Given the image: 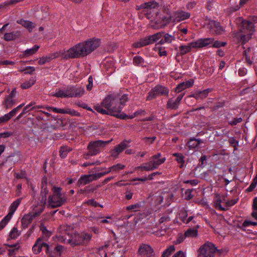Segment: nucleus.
Returning a JSON list of instances; mask_svg holds the SVG:
<instances>
[{
  "mask_svg": "<svg viewBox=\"0 0 257 257\" xmlns=\"http://www.w3.org/2000/svg\"><path fill=\"white\" fill-rule=\"evenodd\" d=\"M100 44V39L91 38L74 45L67 51L60 50L51 54L53 59L59 57L64 59L83 58L96 49Z\"/></svg>",
  "mask_w": 257,
  "mask_h": 257,
  "instance_id": "f257e3e1",
  "label": "nucleus"
},
{
  "mask_svg": "<svg viewBox=\"0 0 257 257\" xmlns=\"http://www.w3.org/2000/svg\"><path fill=\"white\" fill-rule=\"evenodd\" d=\"M127 100L126 94L112 93L107 95L101 104L103 107L109 110L112 116L119 118V116H122V113H119Z\"/></svg>",
  "mask_w": 257,
  "mask_h": 257,
  "instance_id": "f03ea898",
  "label": "nucleus"
},
{
  "mask_svg": "<svg viewBox=\"0 0 257 257\" xmlns=\"http://www.w3.org/2000/svg\"><path fill=\"white\" fill-rule=\"evenodd\" d=\"M214 41L211 38L200 39L190 43L188 45H181L179 47V53L183 56L191 51L192 48H201L211 44Z\"/></svg>",
  "mask_w": 257,
  "mask_h": 257,
  "instance_id": "7ed1b4c3",
  "label": "nucleus"
},
{
  "mask_svg": "<svg viewBox=\"0 0 257 257\" xmlns=\"http://www.w3.org/2000/svg\"><path fill=\"white\" fill-rule=\"evenodd\" d=\"M52 190L53 194L49 196L48 202L50 207L55 208L64 204L66 202L67 198L64 194L61 193V188L53 187Z\"/></svg>",
  "mask_w": 257,
  "mask_h": 257,
  "instance_id": "20e7f679",
  "label": "nucleus"
},
{
  "mask_svg": "<svg viewBox=\"0 0 257 257\" xmlns=\"http://www.w3.org/2000/svg\"><path fill=\"white\" fill-rule=\"evenodd\" d=\"M216 252H218L220 254L221 253V251L217 249L212 243L208 241L199 248L198 257H214Z\"/></svg>",
  "mask_w": 257,
  "mask_h": 257,
  "instance_id": "39448f33",
  "label": "nucleus"
},
{
  "mask_svg": "<svg viewBox=\"0 0 257 257\" xmlns=\"http://www.w3.org/2000/svg\"><path fill=\"white\" fill-rule=\"evenodd\" d=\"M163 34H164V32H159L141 38L138 42L134 43L132 44V46L134 48H138L153 44L160 39L162 37Z\"/></svg>",
  "mask_w": 257,
  "mask_h": 257,
  "instance_id": "423d86ee",
  "label": "nucleus"
},
{
  "mask_svg": "<svg viewBox=\"0 0 257 257\" xmlns=\"http://www.w3.org/2000/svg\"><path fill=\"white\" fill-rule=\"evenodd\" d=\"M156 17L154 20H151L150 26L154 29H159L164 28L169 24L171 20V16L167 13L166 16L159 17L158 12H156Z\"/></svg>",
  "mask_w": 257,
  "mask_h": 257,
  "instance_id": "0eeeda50",
  "label": "nucleus"
},
{
  "mask_svg": "<svg viewBox=\"0 0 257 257\" xmlns=\"http://www.w3.org/2000/svg\"><path fill=\"white\" fill-rule=\"evenodd\" d=\"M91 238L90 234L82 232L80 234H74L68 241L73 245H85L89 242Z\"/></svg>",
  "mask_w": 257,
  "mask_h": 257,
  "instance_id": "6e6552de",
  "label": "nucleus"
},
{
  "mask_svg": "<svg viewBox=\"0 0 257 257\" xmlns=\"http://www.w3.org/2000/svg\"><path fill=\"white\" fill-rule=\"evenodd\" d=\"M112 140V139L107 141L98 140L90 142L87 147L88 151L86 156H94L97 155L100 152V147H103L108 144Z\"/></svg>",
  "mask_w": 257,
  "mask_h": 257,
  "instance_id": "1a4fd4ad",
  "label": "nucleus"
},
{
  "mask_svg": "<svg viewBox=\"0 0 257 257\" xmlns=\"http://www.w3.org/2000/svg\"><path fill=\"white\" fill-rule=\"evenodd\" d=\"M45 252L48 257H59L64 250V246L58 243L48 244L46 243Z\"/></svg>",
  "mask_w": 257,
  "mask_h": 257,
  "instance_id": "9d476101",
  "label": "nucleus"
},
{
  "mask_svg": "<svg viewBox=\"0 0 257 257\" xmlns=\"http://www.w3.org/2000/svg\"><path fill=\"white\" fill-rule=\"evenodd\" d=\"M169 92V90L167 87L161 85H156L149 92L147 100H152L160 95L168 96Z\"/></svg>",
  "mask_w": 257,
  "mask_h": 257,
  "instance_id": "9b49d317",
  "label": "nucleus"
},
{
  "mask_svg": "<svg viewBox=\"0 0 257 257\" xmlns=\"http://www.w3.org/2000/svg\"><path fill=\"white\" fill-rule=\"evenodd\" d=\"M236 23L241 33L253 34L254 32L253 24L250 21L239 17L236 19Z\"/></svg>",
  "mask_w": 257,
  "mask_h": 257,
  "instance_id": "f8f14e48",
  "label": "nucleus"
},
{
  "mask_svg": "<svg viewBox=\"0 0 257 257\" xmlns=\"http://www.w3.org/2000/svg\"><path fill=\"white\" fill-rule=\"evenodd\" d=\"M166 160L165 158L160 159L158 161H151L146 166H140L135 168V170H141L149 171L156 169L159 165L164 163Z\"/></svg>",
  "mask_w": 257,
  "mask_h": 257,
  "instance_id": "ddd939ff",
  "label": "nucleus"
},
{
  "mask_svg": "<svg viewBox=\"0 0 257 257\" xmlns=\"http://www.w3.org/2000/svg\"><path fill=\"white\" fill-rule=\"evenodd\" d=\"M66 91L68 93L69 97H80L84 94L85 92L83 87L74 86H68L66 88Z\"/></svg>",
  "mask_w": 257,
  "mask_h": 257,
  "instance_id": "4468645a",
  "label": "nucleus"
},
{
  "mask_svg": "<svg viewBox=\"0 0 257 257\" xmlns=\"http://www.w3.org/2000/svg\"><path fill=\"white\" fill-rule=\"evenodd\" d=\"M208 25L211 33L214 35H222L224 32V30L221 26L219 22L211 21Z\"/></svg>",
  "mask_w": 257,
  "mask_h": 257,
  "instance_id": "2eb2a0df",
  "label": "nucleus"
},
{
  "mask_svg": "<svg viewBox=\"0 0 257 257\" xmlns=\"http://www.w3.org/2000/svg\"><path fill=\"white\" fill-rule=\"evenodd\" d=\"M138 252L143 257H151L154 254V250L152 247L146 244H143L139 247Z\"/></svg>",
  "mask_w": 257,
  "mask_h": 257,
  "instance_id": "dca6fc26",
  "label": "nucleus"
},
{
  "mask_svg": "<svg viewBox=\"0 0 257 257\" xmlns=\"http://www.w3.org/2000/svg\"><path fill=\"white\" fill-rule=\"evenodd\" d=\"M158 6L159 4L158 3L154 1H152L142 4L140 6V8L138 9V10H140V9H147L146 13L147 17L149 19H150L151 18V17L150 16V15L151 14V9H155L157 7H158Z\"/></svg>",
  "mask_w": 257,
  "mask_h": 257,
  "instance_id": "f3484780",
  "label": "nucleus"
},
{
  "mask_svg": "<svg viewBox=\"0 0 257 257\" xmlns=\"http://www.w3.org/2000/svg\"><path fill=\"white\" fill-rule=\"evenodd\" d=\"M194 80L193 79H190L185 82H183L177 85V86L175 89V91L176 93H179L183 90H184L185 89L192 86Z\"/></svg>",
  "mask_w": 257,
  "mask_h": 257,
  "instance_id": "a211bd4d",
  "label": "nucleus"
},
{
  "mask_svg": "<svg viewBox=\"0 0 257 257\" xmlns=\"http://www.w3.org/2000/svg\"><path fill=\"white\" fill-rule=\"evenodd\" d=\"M45 244L46 243L43 242V238H38L32 248L33 252L35 254L39 253L42 250V247H45Z\"/></svg>",
  "mask_w": 257,
  "mask_h": 257,
  "instance_id": "6ab92c4d",
  "label": "nucleus"
},
{
  "mask_svg": "<svg viewBox=\"0 0 257 257\" xmlns=\"http://www.w3.org/2000/svg\"><path fill=\"white\" fill-rule=\"evenodd\" d=\"M35 217V216H33V214L32 212L25 215L21 220L23 228L27 227L28 225L31 223L33 219Z\"/></svg>",
  "mask_w": 257,
  "mask_h": 257,
  "instance_id": "aec40b11",
  "label": "nucleus"
},
{
  "mask_svg": "<svg viewBox=\"0 0 257 257\" xmlns=\"http://www.w3.org/2000/svg\"><path fill=\"white\" fill-rule=\"evenodd\" d=\"M17 23L28 29L30 32H31L35 27V25H34L33 23L29 21L24 20V19L19 20L17 21Z\"/></svg>",
  "mask_w": 257,
  "mask_h": 257,
  "instance_id": "412c9836",
  "label": "nucleus"
},
{
  "mask_svg": "<svg viewBox=\"0 0 257 257\" xmlns=\"http://www.w3.org/2000/svg\"><path fill=\"white\" fill-rule=\"evenodd\" d=\"M199 225H197L193 228H189L187 230V231L185 232V237H195L197 236L198 235V230L197 229L199 228Z\"/></svg>",
  "mask_w": 257,
  "mask_h": 257,
  "instance_id": "4be33fe9",
  "label": "nucleus"
},
{
  "mask_svg": "<svg viewBox=\"0 0 257 257\" xmlns=\"http://www.w3.org/2000/svg\"><path fill=\"white\" fill-rule=\"evenodd\" d=\"M16 103V101L12 97L7 95L3 102V104L4 105L6 109L11 108L14 104Z\"/></svg>",
  "mask_w": 257,
  "mask_h": 257,
  "instance_id": "5701e85b",
  "label": "nucleus"
},
{
  "mask_svg": "<svg viewBox=\"0 0 257 257\" xmlns=\"http://www.w3.org/2000/svg\"><path fill=\"white\" fill-rule=\"evenodd\" d=\"M180 104L178 103L175 100L172 98H170L167 103L166 108L171 110H176L178 109Z\"/></svg>",
  "mask_w": 257,
  "mask_h": 257,
  "instance_id": "b1692460",
  "label": "nucleus"
},
{
  "mask_svg": "<svg viewBox=\"0 0 257 257\" xmlns=\"http://www.w3.org/2000/svg\"><path fill=\"white\" fill-rule=\"evenodd\" d=\"M92 174L82 176L79 179L78 183L80 184L85 185L91 181H93Z\"/></svg>",
  "mask_w": 257,
  "mask_h": 257,
  "instance_id": "393cba45",
  "label": "nucleus"
},
{
  "mask_svg": "<svg viewBox=\"0 0 257 257\" xmlns=\"http://www.w3.org/2000/svg\"><path fill=\"white\" fill-rule=\"evenodd\" d=\"M41 203L42 204L41 205H40L39 206H36L35 208H34V211L32 212V213L33 214V216H35L36 217L37 216H39L40 214L44 211L45 208V202L41 201Z\"/></svg>",
  "mask_w": 257,
  "mask_h": 257,
  "instance_id": "a878e982",
  "label": "nucleus"
},
{
  "mask_svg": "<svg viewBox=\"0 0 257 257\" xmlns=\"http://www.w3.org/2000/svg\"><path fill=\"white\" fill-rule=\"evenodd\" d=\"M201 141L194 138L190 139L187 143V146L190 149H194L198 147Z\"/></svg>",
  "mask_w": 257,
  "mask_h": 257,
  "instance_id": "bb28decb",
  "label": "nucleus"
},
{
  "mask_svg": "<svg viewBox=\"0 0 257 257\" xmlns=\"http://www.w3.org/2000/svg\"><path fill=\"white\" fill-rule=\"evenodd\" d=\"M42 191L41 193V195L42 196V201L43 202H45L47 199V195L48 193L49 190L46 186V182H45V184L42 181Z\"/></svg>",
  "mask_w": 257,
  "mask_h": 257,
  "instance_id": "cd10ccee",
  "label": "nucleus"
},
{
  "mask_svg": "<svg viewBox=\"0 0 257 257\" xmlns=\"http://www.w3.org/2000/svg\"><path fill=\"white\" fill-rule=\"evenodd\" d=\"M51 95L57 97H69L68 93H67L66 90L65 91L61 89H59L56 93H52Z\"/></svg>",
  "mask_w": 257,
  "mask_h": 257,
  "instance_id": "c85d7f7f",
  "label": "nucleus"
},
{
  "mask_svg": "<svg viewBox=\"0 0 257 257\" xmlns=\"http://www.w3.org/2000/svg\"><path fill=\"white\" fill-rule=\"evenodd\" d=\"M36 82V77H32L28 81H26L23 83L21 87L23 89H27L31 87Z\"/></svg>",
  "mask_w": 257,
  "mask_h": 257,
  "instance_id": "c756f323",
  "label": "nucleus"
},
{
  "mask_svg": "<svg viewBox=\"0 0 257 257\" xmlns=\"http://www.w3.org/2000/svg\"><path fill=\"white\" fill-rule=\"evenodd\" d=\"M222 200L221 199V196L219 194H216L215 196V200L214 201L215 207L217 209H219L220 210H225V208L221 206V203Z\"/></svg>",
  "mask_w": 257,
  "mask_h": 257,
  "instance_id": "7c9ffc66",
  "label": "nucleus"
},
{
  "mask_svg": "<svg viewBox=\"0 0 257 257\" xmlns=\"http://www.w3.org/2000/svg\"><path fill=\"white\" fill-rule=\"evenodd\" d=\"M103 106L101 104V105H96L94 106V108L95 110H96L98 112L102 114H107L111 115V113L110 112L109 110L104 109L102 107Z\"/></svg>",
  "mask_w": 257,
  "mask_h": 257,
  "instance_id": "2f4dec72",
  "label": "nucleus"
},
{
  "mask_svg": "<svg viewBox=\"0 0 257 257\" xmlns=\"http://www.w3.org/2000/svg\"><path fill=\"white\" fill-rule=\"evenodd\" d=\"M190 16V13L185 12H180L178 14L177 18L178 21H183L187 19H188Z\"/></svg>",
  "mask_w": 257,
  "mask_h": 257,
  "instance_id": "473e14b6",
  "label": "nucleus"
},
{
  "mask_svg": "<svg viewBox=\"0 0 257 257\" xmlns=\"http://www.w3.org/2000/svg\"><path fill=\"white\" fill-rule=\"evenodd\" d=\"M39 48V46L35 45L32 48L26 50L24 52V55L26 56L32 55L35 54L38 50Z\"/></svg>",
  "mask_w": 257,
  "mask_h": 257,
  "instance_id": "72a5a7b5",
  "label": "nucleus"
},
{
  "mask_svg": "<svg viewBox=\"0 0 257 257\" xmlns=\"http://www.w3.org/2000/svg\"><path fill=\"white\" fill-rule=\"evenodd\" d=\"M133 63L135 65L143 66L145 61L142 57L136 56L133 58Z\"/></svg>",
  "mask_w": 257,
  "mask_h": 257,
  "instance_id": "f704fd0d",
  "label": "nucleus"
},
{
  "mask_svg": "<svg viewBox=\"0 0 257 257\" xmlns=\"http://www.w3.org/2000/svg\"><path fill=\"white\" fill-rule=\"evenodd\" d=\"M173 156L176 157V160L178 163L181 164L180 167L182 168L185 162L184 156L181 153H174Z\"/></svg>",
  "mask_w": 257,
  "mask_h": 257,
  "instance_id": "c9c22d12",
  "label": "nucleus"
},
{
  "mask_svg": "<svg viewBox=\"0 0 257 257\" xmlns=\"http://www.w3.org/2000/svg\"><path fill=\"white\" fill-rule=\"evenodd\" d=\"M124 168V165H121L120 164H117L109 168L108 171L109 173L111 171L118 172L119 170L123 169Z\"/></svg>",
  "mask_w": 257,
  "mask_h": 257,
  "instance_id": "e433bc0d",
  "label": "nucleus"
},
{
  "mask_svg": "<svg viewBox=\"0 0 257 257\" xmlns=\"http://www.w3.org/2000/svg\"><path fill=\"white\" fill-rule=\"evenodd\" d=\"M175 247L174 245H170L163 252L162 257H169L171 254L175 251Z\"/></svg>",
  "mask_w": 257,
  "mask_h": 257,
  "instance_id": "4c0bfd02",
  "label": "nucleus"
},
{
  "mask_svg": "<svg viewBox=\"0 0 257 257\" xmlns=\"http://www.w3.org/2000/svg\"><path fill=\"white\" fill-rule=\"evenodd\" d=\"M22 199V198H20L17 199L14 202H13V203L11 204V205L10 206V210L15 212L16 210L19 206V204H20Z\"/></svg>",
  "mask_w": 257,
  "mask_h": 257,
  "instance_id": "58836bf2",
  "label": "nucleus"
},
{
  "mask_svg": "<svg viewBox=\"0 0 257 257\" xmlns=\"http://www.w3.org/2000/svg\"><path fill=\"white\" fill-rule=\"evenodd\" d=\"M127 147V145L124 143V142L120 143L119 145L115 147V149L119 154L122 152Z\"/></svg>",
  "mask_w": 257,
  "mask_h": 257,
  "instance_id": "ea45409f",
  "label": "nucleus"
},
{
  "mask_svg": "<svg viewBox=\"0 0 257 257\" xmlns=\"http://www.w3.org/2000/svg\"><path fill=\"white\" fill-rule=\"evenodd\" d=\"M140 113L139 111H137L132 115H127L124 113H122V116H120L119 118L122 119H132L137 115L140 114Z\"/></svg>",
  "mask_w": 257,
  "mask_h": 257,
  "instance_id": "a19ab883",
  "label": "nucleus"
},
{
  "mask_svg": "<svg viewBox=\"0 0 257 257\" xmlns=\"http://www.w3.org/2000/svg\"><path fill=\"white\" fill-rule=\"evenodd\" d=\"M230 145L234 148V150H237L238 142L233 137L230 138L228 140Z\"/></svg>",
  "mask_w": 257,
  "mask_h": 257,
  "instance_id": "79ce46f5",
  "label": "nucleus"
},
{
  "mask_svg": "<svg viewBox=\"0 0 257 257\" xmlns=\"http://www.w3.org/2000/svg\"><path fill=\"white\" fill-rule=\"evenodd\" d=\"M187 216V211L185 209H183L180 211L179 213V218L183 222H185Z\"/></svg>",
  "mask_w": 257,
  "mask_h": 257,
  "instance_id": "37998d69",
  "label": "nucleus"
},
{
  "mask_svg": "<svg viewBox=\"0 0 257 257\" xmlns=\"http://www.w3.org/2000/svg\"><path fill=\"white\" fill-rule=\"evenodd\" d=\"M252 34L246 33V34H243L240 37V41L242 43L244 44L247 42L251 38Z\"/></svg>",
  "mask_w": 257,
  "mask_h": 257,
  "instance_id": "c03bdc74",
  "label": "nucleus"
},
{
  "mask_svg": "<svg viewBox=\"0 0 257 257\" xmlns=\"http://www.w3.org/2000/svg\"><path fill=\"white\" fill-rule=\"evenodd\" d=\"M19 235L20 233H19L17 228L16 227H14L12 231L10 232L9 236L11 239H15Z\"/></svg>",
  "mask_w": 257,
  "mask_h": 257,
  "instance_id": "a18cd8bd",
  "label": "nucleus"
},
{
  "mask_svg": "<svg viewBox=\"0 0 257 257\" xmlns=\"http://www.w3.org/2000/svg\"><path fill=\"white\" fill-rule=\"evenodd\" d=\"M24 105V104H21L18 106L17 107L13 109L12 111H11L8 114V115L12 118L13 116L15 115L16 113Z\"/></svg>",
  "mask_w": 257,
  "mask_h": 257,
  "instance_id": "49530a36",
  "label": "nucleus"
},
{
  "mask_svg": "<svg viewBox=\"0 0 257 257\" xmlns=\"http://www.w3.org/2000/svg\"><path fill=\"white\" fill-rule=\"evenodd\" d=\"M35 71V69L34 67L28 66L25 69L21 70V72H24L25 74H32Z\"/></svg>",
  "mask_w": 257,
  "mask_h": 257,
  "instance_id": "de8ad7c7",
  "label": "nucleus"
},
{
  "mask_svg": "<svg viewBox=\"0 0 257 257\" xmlns=\"http://www.w3.org/2000/svg\"><path fill=\"white\" fill-rule=\"evenodd\" d=\"M108 173H109L108 171H105L104 172H100V173L93 174H92V175L93 180H96L97 179H98V178H99Z\"/></svg>",
  "mask_w": 257,
  "mask_h": 257,
  "instance_id": "09e8293b",
  "label": "nucleus"
},
{
  "mask_svg": "<svg viewBox=\"0 0 257 257\" xmlns=\"http://www.w3.org/2000/svg\"><path fill=\"white\" fill-rule=\"evenodd\" d=\"M156 138L155 136L152 137H144L142 140L147 144H152L156 140Z\"/></svg>",
  "mask_w": 257,
  "mask_h": 257,
  "instance_id": "8fccbe9b",
  "label": "nucleus"
},
{
  "mask_svg": "<svg viewBox=\"0 0 257 257\" xmlns=\"http://www.w3.org/2000/svg\"><path fill=\"white\" fill-rule=\"evenodd\" d=\"M141 207V205L139 203H136L135 204L131 205L126 207L127 210H134L135 211L139 210Z\"/></svg>",
  "mask_w": 257,
  "mask_h": 257,
  "instance_id": "3c124183",
  "label": "nucleus"
},
{
  "mask_svg": "<svg viewBox=\"0 0 257 257\" xmlns=\"http://www.w3.org/2000/svg\"><path fill=\"white\" fill-rule=\"evenodd\" d=\"M211 44H213L212 47L214 48H219L220 47H224L226 45V42H220L219 41H216L214 43L213 42Z\"/></svg>",
  "mask_w": 257,
  "mask_h": 257,
  "instance_id": "603ef678",
  "label": "nucleus"
},
{
  "mask_svg": "<svg viewBox=\"0 0 257 257\" xmlns=\"http://www.w3.org/2000/svg\"><path fill=\"white\" fill-rule=\"evenodd\" d=\"M163 38H164L165 42H166V43H171L175 39L174 36L167 33L164 34Z\"/></svg>",
  "mask_w": 257,
  "mask_h": 257,
  "instance_id": "864d4df0",
  "label": "nucleus"
},
{
  "mask_svg": "<svg viewBox=\"0 0 257 257\" xmlns=\"http://www.w3.org/2000/svg\"><path fill=\"white\" fill-rule=\"evenodd\" d=\"M32 106V104H29L28 105H27V106H26L22 112L17 116V117L16 118V119H19L20 118H21L24 114H25L26 113L27 111H28V109L31 106Z\"/></svg>",
  "mask_w": 257,
  "mask_h": 257,
  "instance_id": "5fc2aeb1",
  "label": "nucleus"
},
{
  "mask_svg": "<svg viewBox=\"0 0 257 257\" xmlns=\"http://www.w3.org/2000/svg\"><path fill=\"white\" fill-rule=\"evenodd\" d=\"M210 90L209 89H206L203 91H200V99H203L206 98Z\"/></svg>",
  "mask_w": 257,
  "mask_h": 257,
  "instance_id": "6e6d98bb",
  "label": "nucleus"
},
{
  "mask_svg": "<svg viewBox=\"0 0 257 257\" xmlns=\"http://www.w3.org/2000/svg\"><path fill=\"white\" fill-rule=\"evenodd\" d=\"M67 148L63 147H61L59 151L60 157L62 158L65 157L67 155Z\"/></svg>",
  "mask_w": 257,
  "mask_h": 257,
  "instance_id": "4d7b16f0",
  "label": "nucleus"
},
{
  "mask_svg": "<svg viewBox=\"0 0 257 257\" xmlns=\"http://www.w3.org/2000/svg\"><path fill=\"white\" fill-rule=\"evenodd\" d=\"M242 118L241 117L239 118H234L232 121H230L228 122V124L231 125H235L238 123H239L242 121Z\"/></svg>",
  "mask_w": 257,
  "mask_h": 257,
  "instance_id": "13d9d810",
  "label": "nucleus"
},
{
  "mask_svg": "<svg viewBox=\"0 0 257 257\" xmlns=\"http://www.w3.org/2000/svg\"><path fill=\"white\" fill-rule=\"evenodd\" d=\"M11 118L8 114H6L5 115L0 117V123L6 122Z\"/></svg>",
  "mask_w": 257,
  "mask_h": 257,
  "instance_id": "bf43d9fd",
  "label": "nucleus"
},
{
  "mask_svg": "<svg viewBox=\"0 0 257 257\" xmlns=\"http://www.w3.org/2000/svg\"><path fill=\"white\" fill-rule=\"evenodd\" d=\"M11 34L12 35L13 39L14 40L19 38L21 35V32L19 31L11 32Z\"/></svg>",
  "mask_w": 257,
  "mask_h": 257,
  "instance_id": "052dcab7",
  "label": "nucleus"
},
{
  "mask_svg": "<svg viewBox=\"0 0 257 257\" xmlns=\"http://www.w3.org/2000/svg\"><path fill=\"white\" fill-rule=\"evenodd\" d=\"M250 225H254V226L257 225V222H252V221H248V220H245V221H244V222L242 224V226L243 227H247Z\"/></svg>",
  "mask_w": 257,
  "mask_h": 257,
  "instance_id": "680f3d73",
  "label": "nucleus"
},
{
  "mask_svg": "<svg viewBox=\"0 0 257 257\" xmlns=\"http://www.w3.org/2000/svg\"><path fill=\"white\" fill-rule=\"evenodd\" d=\"M4 39L6 41H11L14 40L11 33H5L4 35Z\"/></svg>",
  "mask_w": 257,
  "mask_h": 257,
  "instance_id": "e2e57ef3",
  "label": "nucleus"
},
{
  "mask_svg": "<svg viewBox=\"0 0 257 257\" xmlns=\"http://www.w3.org/2000/svg\"><path fill=\"white\" fill-rule=\"evenodd\" d=\"M170 221V218L168 215H164L160 218L159 219V223H163L165 222H168Z\"/></svg>",
  "mask_w": 257,
  "mask_h": 257,
  "instance_id": "0e129e2a",
  "label": "nucleus"
},
{
  "mask_svg": "<svg viewBox=\"0 0 257 257\" xmlns=\"http://www.w3.org/2000/svg\"><path fill=\"white\" fill-rule=\"evenodd\" d=\"M238 201V199H231L230 200L228 201L226 204L227 206H231L234 205L235 203H237Z\"/></svg>",
  "mask_w": 257,
  "mask_h": 257,
  "instance_id": "69168bd1",
  "label": "nucleus"
},
{
  "mask_svg": "<svg viewBox=\"0 0 257 257\" xmlns=\"http://www.w3.org/2000/svg\"><path fill=\"white\" fill-rule=\"evenodd\" d=\"M15 63L13 61L9 60L0 61V65H14Z\"/></svg>",
  "mask_w": 257,
  "mask_h": 257,
  "instance_id": "338daca9",
  "label": "nucleus"
},
{
  "mask_svg": "<svg viewBox=\"0 0 257 257\" xmlns=\"http://www.w3.org/2000/svg\"><path fill=\"white\" fill-rule=\"evenodd\" d=\"M256 184L255 182H252L249 187L247 189L248 192L252 191L256 187Z\"/></svg>",
  "mask_w": 257,
  "mask_h": 257,
  "instance_id": "774afa93",
  "label": "nucleus"
}]
</instances>
